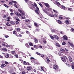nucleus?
Segmentation results:
<instances>
[{"instance_id": "680f3d73", "label": "nucleus", "mask_w": 74, "mask_h": 74, "mask_svg": "<svg viewBox=\"0 0 74 74\" xmlns=\"http://www.w3.org/2000/svg\"><path fill=\"white\" fill-rule=\"evenodd\" d=\"M21 14V13H18V16H20V15Z\"/></svg>"}, {"instance_id": "dca6fc26", "label": "nucleus", "mask_w": 74, "mask_h": 74, "mask_svg": "<svg viewBox=\"0 0 74 74\" xmlns=\"http://www.w3.org/2000/svg\"><path fill=\"white\" fill-rule=\"evenodd\" d=\"M6 66V65H5V64H3L1 65V68H3V67H5V66Z\"/></svg>"}, {"instance_id": "1a4fd4ad", "label": "nucleus", "mask_w": 74, "mask_h": 74, "mask_svg": "<svg viewBox=\"0 0 74 74\" xmlns=\"http://www.w3.org/2000/svg\"><path fill=\"white\" fill-rule=\"evenodd\" d=\"M54 67H53V69L54 70H57L58 69V66L56 64L54 65Z\"/></svg>"}, {"instance_id": "393cba45", "label": "nucleus", "mask_w": 74, "mask_h": 74, "mask_svg": "<svg viewBox=\"0 0 74 74\" xmlns=\"http://www.w3.org/2000/svg\"><path fill=\"white\" fill-rule=\"evenodd\" d=\"M38 4L39 5H40V7H42H42H43V6L42 5V4H41V3H39Z\"/></svg>"}, {"instance_id": "ddd939ff", "label": "nucleus", "mask_w": 74, "mask_h": 74, "mask_svg": "<svg viewBox=\"0 0 74 74\" xmlns=\"http://www.w3.org/2000/svg\"><path fill=\"white\" fill-rule=\"evenodd\" d=\"M57 21L59 24H60V25H62V21H61L60 20H57Z\"/></svg>"}, {"instance_id": "6e6d98bb", "label": "nucleus", "mask_w": 74, "mask_h": 74, "mask_svg": "<svg viewBox=\"0 0 74 74\" xmlns=\"http://www.w3.org/2000/svg\"><path fill=\"white\" fill-rule=\"evenodd\" d=\"M15 23H16V25H18V24H19V22H18V21H16Z\"/></svg>"}, {"instance_id": "338daca9", "label": "nucleus", "mask_w": 74, "mask_h": 74, "mask_svg": "<svg viewBox=\"0 0 74 74\" xmlns=\"http://www.w3.org/2000/svg\"><path fill=\"white\" fill-rule=\"evenodd\" d=\"M38 48H40V49H41V48H42V46H39Z\"/></svg>"}, {"instance_id": "423d86ee", "label": "nucleus", "mask_w": 74, "mask_h": 74, "mask_svg": "<svg viewBox=\"0 0 74 74\" xmlns=\"http://www.w3.org/2000/svg\"><path fill=\"white\" fill-rule=\"evenodd\" d=\"M62 38L63 40H65V41L66 40H67V36H64Z\"/></svg>"}, {"instance_id": "7c9ffc66", "label": "nucleus", "mask_w": 74, "mask_h": 74, "mask_svg": "<svg viewBox=\"0 0 74 74\" xmlns=\"http://www.w3.org/2000/svg\"><path fill=\"white\" fill-rule=\"evenodd\" d=\"M9 10L10 12H14V11L12 9H10Z\"/></svg>"}, {"instance_id": "c9c22d12", "label": "nucleus", "mask_w": 74, "mask_h": 74, "mask_svg": "<svg viewBox=\"0 0 74 74\" xmlns=\"http://www.w3.org/2000/svg\"><path fill=\"white\" fill-rule=\"evenodd\" d=\"M38 11H36V10H35V12L37 14H38V15H39V13L38 12Z\"/></svg>"}, {"instance_id": "4be33fe9", "label": "nucleus", "mask_w": 74, "mask_h": 74, "mask_svg": "<svg viewBox=\"0 0 74 74\" xmlns=\"http://www.w3.org/2000/svg\"><path fill=\"white\" fill-rule=\"evenodd\" d=\"M68 11H73V9L71 8H68Z\"/></svg>"}, {"instance_id": "79ce46f5", "label": "nucleus", "mask_w": 74, "mask_h": 74, "mask_svg": "<svg viewBox=\"0 0 74 74\" xmlns=\"http://www.w3.org/2000/svg\"><path fill=\"white\" fill-rule=\"evenodd\" d=\"M61 8H63L64 9V8H66V7H64V5H61Z\"/></svg>"}, {"instance_id": "8fccbe9b", "label": "nucleus", "mask_w": 74, "mask_h": 74, "mask_svg": "<svg viewBox=\"0 0 74 74\" xmlns=\"http://www.w3.org/2000/svg\"><path fill=\"white\" fill-rule=\"evenodd\" d=\"M50 37L52 40H54V38L53 37V36H50Z\"/></svg>"}, {"instance_id": "412c9836", "label": "nucleus", "mask_w": 74, "mask_h": 74, "mask_svg": "<svg viewBox=\"0 0 74 74\" xmlns=\"http://www.w3.org/2000/svg\"><path fill=\"white\" fill-rule=\"evenodd\" d=\"M25 22H30V20L27 19H26L25 20Z\"/></svg>"}, {"instance_id": "4c0bfd02", "label": "nucleus", "mask_w": 74, "mask_h": 74, "mask_svg": "<svg viewBox=\"0 0 74 74\" xmlns=\"http://www.w3.org/2000/svg\"><path fill=\"white\" fill-rule=\"evenodd\" d=\"M6 25L7 26H10L11 24H9V22H8V23L6 24Z\"/></svg>"}, {"instance_id": "2f4dec72", "label": "nucleus", "mask_w": 74, "mask_h": 74, "mask_svg": "<svg viewBox=\"0 0 74 74\" xmlns=\"http://www.w3.org/2000/svg\"><path fill=\"white\" fill-rule=\"evenodd\" d=\"M3 5L5 6V7H7V8H8L9 7V6H8L6 4H4Z\"/></svg>"}, {"instance_id": "f704fd0d", "label": "nucleus", "mask_w": 74, "mask_h": 74, "mask_svg": "<svg viewBox=\"0 0 74 74\" xmlns=\"http://www.w3.org/2000/svg\"><path fill=\"white\" fill-rule=\"evenodd\" d=\"M13 34H16V31H13Z\"/></svg>"}, {"instance_id": "864d4df0", "label": "nucleus", "mask_w": 74, "mask_h": 74, "mask_svg": "<svg viewBox=\"0 0 74 74\" xmlns=\"http://www.w3.org/2000/svg\"><path fill=\"white\" fill-rule=\"evenodd\" d=\"M14 56L16 57V58H18V56L17 54H15Z\"/></svg>"}, {"instance_id": "4468645a", "label": "nucleus", "mask_w": 74, "mask_h": 74, "mask_svg": "<svg viewBox=\"0 0 74 74\" xmlns=\"http://www.w3.org/2000/svg\"><path fill=\"white\" fill-rule=\"evenodd\" d=\"M9 55H10L8 53L6 54L5 56L6 58H9Z\"/></svg>"}, {"instance_id": "49530a36", "label": "nucleus", "mask_w": 74, "mask_h": 74, "mask_svg": "<svg viewBox=\"0 0 74 74\" xmlns=\"http://www.w3.org/2000/svg\"><path fill=\"white\" fill-rule=\"evenodd\" d=\"M36 54H37V55H39V56H40V55H41V53H39L36 52Z\"/></svg>"}, {"instance_id": "052dcab7", "label": "nucleus", "mask_w": 74, "mask_h": 74, "mask_svg": "<svg viewBox=\"0 0 74 74\" xmlns=\"http://www.w3.org/2000/svg\"><path fill=\"white\" fill-rule=\"evenodd\" d=\"M41 70H42V71H44V68L42 66L41 67Z\"/></svg>"}, {"instance_id": "603ef678", "label": "nucleus", "mask_w": 74, "mask_h": 74, "mask_svg": "<svg viewBox=\"0 0 74 74\" xmlns=\"http://www.w3.org/2000/svg\"><path fill=\"white\" fill-rule=\"evenodd\" d=\"M10 15L11 16H12V15H14V13H12V12L11 13H10Z\"/></svg>"}, {"instance_id": "72a5a7b5", "label": "nucleus", "mask_w": 74, "mask_h": 74, "mask_svg": "<svg viewBox=\"0 0 74 74\" xmlns=\"http://www.w3.org/2000/svg\"><path fill=\"white\" fill-rule=\"evenodd\" d=\"M34 25L36 27H38V25L36 23H34Z\"/></svg>"}, {"instance_id": "39448f33", "label": "nucleus", "mask_w": 74, "mask_h": 74, "mask_svg": "<svg viewBox=\"0 0 74 74\" xmlns=\"http://www.w3.org/2000/svg\"><path fill=\"white\" fill-rule=\"evenodd\" d=\"M44 4L46 7H47V8H49V4H48V3H44Z\"/></svg>"}, {"instance_id": "58836bf2", "label": "nucleus", "mask_w": 74, "mask_h": 74, "mask_svg": "<svg viewBox=\"0 0 74 74\" xmlns=\"http://www.w3.org/2000/svg\"><path fill=\"white\" fill-rule=\"evenodd\" d=\"M36 32H39L40 31V29H39L36 28Z\"/></svg>"}, {"instance_id": "6e6552de", "label": "nucleus", "mask_w": 74, "mask_h": 74, "mask_svg": "<svg viewBox=\"0 0 74 74\" xmlns=\"http://www.w3.org/2000/svg\"><path fill=\"white\" fill-rule=\"evenodd\" d=\"M53 37L54 38H56V40H59V37H58L57 35H54Z\"/></svg>"}, {"instance_id": "7ed1b4c3", "label": "nucleus", "mask_w": 74, "mask_h": 74, "mask_svg": "<svg viewBox=\"0 0 74 74\" xmlns=\"http://www.w3.org/2000/svg\"><path fill=\"white\" fill-rule=\"evenodd\" d=\"M61 58L62 59V61H63V62H66V59H65V58H64L61 57Z\"/></svg>"}, {"instance_id": "5fc2aeb1", "label": "nucleus", "mask_w": 74, "mask_h": 74, "mask_svg": "<svg viewBox=\"0 0 74 74\" xmlns=\"http://www.w3.org/2000/svg\"><path fill=\"white\" fill-rule=\"evenodd\" d=\"M5 47H8V44L5 42Z\"/></svg>"}, {"instance_id": "20e7f679", "label": "nucleus", "mask_w": 74, "mask_h": 74, "mask_svg": "<svg viewBox=\"0 0 74 74\" xmlns=\"http://www.w3.org/2000/svg\"><path fill=\"white\" fill-rule=\"evenodd\" d=\"M32 68L31 66H28L27 68V71H30V70H32Z\"/></svg>"}, {"instance_id": "0eeeda50", "label": "nucleus", "mask_w": 74, "mask_h": 74, "mask_svg": "<svg viewBox=\"0 0 74 74\" xmlns=\"http://www.w3.org/2000/svg\"><path fill=\"white\" fill-rule=\"evenodd\" d=\"M10 23H11L12 25H13V26H14L15 25V23L14 22V21H10Z\"/></svg>"}, {"instance_id": "f257e3e1", "label": "nucleus", "mask_w": 74, "mask_h": 74, "mask_svg": "<svg viewBox=\"0 0 74 74\" xmlns=\"http://www.w3.org/2000/svg\"><path fill=\"white\" fill-rule=\"evenodd\" d=\"M22 27L23 29H28V25L26 23H25L24 24H22Z\"/></svg>"}, {"instance_id": "c85d7f7f", "label": "nucleus", "mask_w": 74, "mask_h": 74, "mask_svg": "<svg viewBox=\"0 0 74 74\" xmlns=\"http://www.w3.org/2000/svg\"><path fill=\"white\" fill-rule=\"evenodd\" d=\"M29 45L31 47H32V46H33V43H32L29 42Z\"/></svg>"}, {"instance_id": "b1692460", "label": "nucleus", "mask_w": 74, "mask_h": 74, "mask_svg": "<svg viewBox=\"0 0 74 74\" xmlns=\"http://www.w3.org/2000/svg\"><path fill=\"white\" fill-rule=\"evenodd\" d=\"M14 13H15L16 15V16H18V11H15L14 12Z\"/></svg>"}, {"instance_id": "a211bd4d", "label": "nucleus", "mask_w": 74, "mask_h": 74, "mask_svg": "<svg viewBox=\"0 0 74 74\" xmlns=\"http://www.w3.org/2000/svg\"><path fill=\"white\" fill-rule=\"evenodd\" d=\"M7 17H8V15H5L3 16V18H4L5 19V18H6Z\"/></svg>"}, {"instance_id": "bb28decb", "label": "nucleus", "mask_w": 74, "mask_h": 74, "mask_svg": "<svg viewBox=\"0 0 74 74\" xmlns=\"http://www.w3.org/2000/svg\"><path fill=\"white\" fill-rule=\"evenodd\" d=\"M12 1V3H15V4H18V2L16 1Z\"/></svg>"}, {"instance_id": "e433bc0d", "label": "nucleus", "mask_w": 74, "mask_h": 74, "mask_svg": "<svg viewBox=\"0 0 74 74\" xmlns=\"http://www.w3.org/2000/svg\"><path fill=\"white\" fill-rule=\"evenodd\" d=\"M18 10L19 12H20L21 14L22 13V10H21L20 9H18Z\"/></svg>"}, {"instance_id": "a878e982", "label": "nucleus", "mask_w": 74, "mask_h": 74, "mask_svg": "<svg viewBox=\"0 0 74 74\" xmlns=\"http://www.w3.org/2000/svg\"><path fill=\"white\" fill-rule=\"evenodd\" d=\"M43 42L45 44H47V41H46V40L44 39L43 40Z\"/></svg>"}, {"instance_id": "4d7b16f0", "label": "nucleus", "mask_w": 74, "mask_h": 74, "mask_svg": "<svg viewBox=\"0 0 74 74\" xmlns=\"http://www.w3.org/2000/svg\"><path fill=\"white\" fill-rule=\"evenodd\" d=\"M54 12H56V13H57V14L58 13V12L56 11V10H53Z\"/></svg>"}, {"instance_id": "c03bdc74", "label": "nucleus", "mask_w": 74, "mask_h": 74, "mask_svg": "<svg viewBox=\"0 0 74 74\" xmlns=\"http://www.w3.org/2000/svg\"><path fill=\"white\" fill-rule=\"evenodd\" d=\"M34 6L35 7H37V4H36V3H34Z\"/></svg>"}, {"instance_id": "2eb2a0df", "label": "nucleus", "mask_w": 74, "mask_h": 74, "mask_svg": "<svg viewBox=\"0 0 74 74\" xmlns=\"http://www.w3.org/2000/svg\"><path fill=\"white\" fill-rule=\"evenodd\" d=\"M65 22L66 25H69V20H66Z\"/></svg>"}, {"instance_id": "9b49d317", "label": "nucleus", "mask_w": 74, "mask_h": 74, "mask_svg": "<svg viewBox=\"0 0 74 74\" xmlns=\"http://www.w3.org/2000/svg\"><path fill=\"white\" fill-rule=\"evenodd\" d=\"M69 61H70L71 62H72L73 61V59L71 58V57L70 56H69Z\"/></svg>"}, {"instance_id": "69168bd1", "label": "nucleus", "mask_w": 74, "mask_h": 74, "mask_svg": "<svg viewBox=\"0 0 74 74\" xmlns=\"http://www.w3.org/2000/svg\"><path fill=\"white\" fill-rule=\"evenodd\" d=\"M72 69H73V70H74V65H72Z\"/></svg>"}, {"instance_id": "f03ea898", "label": "nucleus", "mask_w": 74, "mask_h": 74, "mask_svg": "<svg viewBox=\"0 0 74 74\" xmlns=\"http://www.w3.org/2000/svg\"><path fill=\"white\" fill-rule=\"evenodd\" d=\"M56 4L60 8H61V4L60 3L57 1H56Z\"/></svg>"}, {"instance_id": "774afa93", "label": "nucleus", "mask_w": 74, "mask_h": 74, "mask_svg": "<svg viewBox=\"0 0 74 74\" xmlns=\"http://www.w3.org/2000/svg\"><path fill=\"white\" fill-rule=\"evenodd\" d=\"M59 19H62V17L61 16H59Z\"/></svg>"}, {"instance_id": "ea45409f", "label": "nucleus", "mask_w": 74, "mask_h": 74, "mask_svg": "<svg viewBox=\"0 0 74 74\" xmlns=\"http://www.w3.org/2000/svg\"><path fill=\"white\" fill-rule=\"evenodd\" d=\"M1 49L3 51H6L7 49L5 48H1Z\"/></svg>"}, {"instance_id": "f8f14e48", "label": "nucleus", "mask_w": 74, "mask_h": 74, "mask_svg": "<svg viewBox=\"0 0 74 74\" xmlns=\"http://www.w3.org/2000/svg\"><path fill=\"white\" fill-rule=\"evenodd\" d=\"M42 10L43 11H44V12H45V13L46 14H49V12L46 11L45 9H42Z\"/></svg>"}, {"instance_id": "9d476101", "label": "nucleus", "mask_w": 74, "mask_h": 74, "mask_svg": "<svg viewBox=\"0 0 74 74\" xmlns=\"http://www.w3.org/2000/svg\"><path fill=\"white\" fill-rule=\"evenodd\" d=\"M34 42L35 43H38V40L36 38H34Z\"/></svg>"}, {"instance_id": "3c124183", "label": "nucleus", "mask_w": 74, "mask_h": 74, "mask_svg": "<svg viewBox=\"0 0 74 74\" xmlns=\"http://www.w3.org/2000/svg\"><path fill=\"white\" fill-rule=\"evenodd\" d=\"M9 4H10V5H12V1H10L9 2Z\"/></svg>"}, {"instance_id": "c756f323", "label": "nucleus", "mask_w": 74, "mask_h": 74, "mask_svg": "<svg viewBox=\"0 0 74 74\" xmlns=\"http://www.w3.org/2000/svg\"><path fill=\"white\" fill-rule=\"evenodd\" d=\"M49 16H51V17H54V15L53 14H49Z\"/></svg>"}, {"instance_id": "e2e57ef3", "label": "nucleus", "mask_w": 74, "mask_h": 74, "mask_svg": "<svg viewBox=\"0 0 74 74\" xmlns=\"http://www.w3.org/2000/svg\"><path fill=\"white\" fill-rule=\"evenodd\" d=\"M5 64H9V63H8V62L7 61H5Z\"/></svg>"}, {"instance_id": "de8ad7c7", "label": "nucleus", "mask_w": 74, "mask_h": 74, "mask_svg": "<svg viewBox=\"0 0 74 74\" xmlns=\"http://www.w3.org/2000/svg\"><path fill=\"white\" fill-rule=\"evenodd\" d=\"M4 37L6 38H8V37H9V36L8 35H5Z\"/></svg>"}, {"instance_id": "09e8293b", "label": "nucleus", "mask_w": 74, "mask_h": 74, "mask_svg": "<svg viewBox=\"0 0 74 74\" xmlns=\"http://www.w3.org/2000/svg\"><path fill=\"white\" fill-rule=\"evenodd\" d=\"M62 45H66V42H63L62 43Z\"/></svg>"}, {"instance_id": "a18cd8bd", "label": "nucleus", "mask_w": 74, "mask_h": 74, "mask_svg": "<svg viewBox=\"0 0 74 74\" xmlns=\"http://www.w3.org/2000/svg\"><path fill=\"white\" fill-rule=\"evenodd\" d=\"M14 6L15 7H16V8H18V6H17V5H16V4H14Z\"/></svg>"}, {"instance_id": "bf43d9fd", "label": "nucleus", "mask_w": 74, "mask_h": 74, "mask_svg": "<svg viewBox=\"0 0 74 74\" xmlns=\"http://www.w3.org/2000/svg\"><path fill=\"white\" fill-rule=\"evenodd\" d=\"M9 58H11V59H12L13 58V57L11 55H10L9 56Z\"/></svg>"}, {"instance_id": "a19ab883", "label": "nucleus", "mask_w": 74, "mask_h": 74, "mask_svg": "<svg viewBox=\"0 0 74 74\" xmlns=\"http://www.w3.org/2000/svg\"><path fill=\"white\" fill-rule=\"evenodd\" d=\"M40 56L42 58H44L45 56H44V55L43 54H41V55H40Z\"/></svg>"}, {"instance_id": "37998d69", "label": "nucleus", "mask_w": 74, "mask_h": 74, "mask_svg": "<svg viewBox=\"0 0 74 74\" xmlns=\"http://www.w3.org/2000/svg\"><path fill=\"white\" fill-rule=\"evenodd\" d=\"M47 59V62H48H48H49V61H50V60H49V58H48L47 57L46 58Z\"/></svg>"}, {"instance_id": "aec40b11", "label": "nucleus", "mask_w": 74, "mask_h": 74, "mask_svg": "<svg viewBox=\"0 0 74 74\" xmlns=\"http://www.w3.org/2000/svg\"><path fill=\"white\" fill-rule=\"evenodd\" d=\"M36 7V10H35V11H39V8H38V7Z\"/></svg>"}, {"instance_id": "f3484780", "label": "nucleus", "mask_w": 74, "mask_h": 74, "mask_svg": "<svg viewBox=\"0 0 74 74\" xmlns=\"http://www.w3.org/2000/svg\"><path fill=\"white\" fill-rule=\"evenodd\" d=\"M25 46L27 48H30V46H29V45H28L27 43H26L25 44Z\"/></svg>"}, {"instance_id": "13d9d810", "label": "nucleus", "mask_w": 74, "mask_h": 74, "mask_svg": "<svg viewBox=\"0 0 74 74\" xmlns=\"http://www.w3.org/2000/svg\"><path fill=\"white\" fill-rule=\"evenodd\" d=\"M60 51H62V52H63V51H64V49H60Z\"/></svg>"}, {"instance_id": "cd10ccee", "label": "nucleus", "mask_w": 74, "mask_h": 74, "mask_svg": "<svg viewBox=\"0 0 74 74\" xmlns=\"http://www.w3.org/2000/svg\"><path fill=\"white\" fill-rule=\"evenodd\" d=\"M24 64L25 65H27V62L25 61L23 62Z\"/></svg>"}, {"instance_id": "473e14b6", "label": "nucleus", "mask_w": 74, "mask_h": 74, "mask_svg": "<svg viewBox=\"0 0 74 74\" xmlns=\"http://www.w3.org/2000/svg\"><path fill=\"white\" fill-rule=\"evenodd\" d=\"M5 42H3L2 43V45L3 47H5Z\"/></svg>"}, {"instance_id": "0e129e2a", "label": "nucleus", "mask_w": 74, "mask_h": 74, "mask_svg": "<svg viewBox=\"0 0 74 74\" xmlns=\"http://www.w3.org/2000/svg\"><path fill=\"white\" fill-rule=\"evenodd\" d=\"M22 74H26V72H25V71H23L22 72Z\"/></svg>"}, {"instance_id": "6ab92c4d", "label": "nucleus", "mask_w": 74, "mask_h": 74, "mask_svg": "<svg viewBox=\"0 0 74 74\" xmlns=\"http://www.w3.org/2000/svg\"><path fill=\"white\" fill-rule=\"evenodd\" d=\"M56 46H57V47H60V45L58 43H56Z\"/></svg>"}, {"instance_id": "5701e85b", "label": "nucleus", "mask_w": 74, "mask_h": 74, "mask_svg": "<svg viewBox=\"0 0 74 74\" xmlns=\"http://www.w3.org/2000/svg\"><path fill=\"white\" fill-rule=\"evenodd\" d=\"M16 30L18 32H20V28H16Z\"/></svg>"}]
</instances>
